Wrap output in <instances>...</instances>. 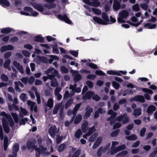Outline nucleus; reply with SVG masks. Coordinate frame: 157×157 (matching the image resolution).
<instances>
[{"label":"nucleus","mask_w":157,"mask_h":157,"mask_svg":"<svg viewBox=\"0 0 157 157\" xmlns=\"http://www.w3.org/2000/svg\"><path fill=\"white\" fill-rule=\"evenodd\" d=\"M35 143V140H32V141H29L27 143V146L28 149H35V150L36 157H39L40 153L44 155H49L50 154V152L46 151L47 148L42 146L39 145V148H37L36 146L34 145Z\"/></svg>","instance_id":"nucleus-1"},{"label":"nucleus","mask_w":157,"mask_h":157,"mask_svg":"<svg viewBox=\"0 0 157 157\" xmlns=\"http://www.w3.org/2000/svg\"><path fill=\"white\" fill-rule=\"evenodd\" d=\"M1 116H3L2 122L3 127L5 131L7 133L9 132V128L8 126V123L11 127L14 125V122L11 116L10 115L7 114L4 112H2L0 113Z\"/></svg>","instance_id":"nucleus-2"},{"label":"nucleus","mask_w":157,"mask_h":157,"mask_svg":"<svg viewBox=\"0 0 157 157\" xmlns=\"http://www.w3.org/2000/svg\"><path fill=\"white\" fill-rule=\"evenodd\" d=\"M101 15L103 19L98 17H93V20L96 22L102 25H106L111 23L109 22L108 16L105 13H102Z\"/></svg>","instance_id":"nucleus-3"},{"label":"nucleus","mask_w":157,"mask_h":157,"mask_svg":"<svg viewBox=\"0 0 157 157\" xmlns=\"http://www.w3.org/2000/svg\"><path fill=\"white\" fill-rule=\"evenodd\" d=\"M129 15L128 11L123 10L120 12L119 14V17L117 19V21L119 23H123L125 22L124 19L126 18Z\"/></svg>","instance_id":"nucleus-4"},{"label":"nucleus","mask_w":157,"mask_h":157,"mask_svg":"<svg viewBox=\"0 0 157 157\" xmlns=\"http://www.w3.org/2000/svg\"><path fill=\"white\" fill-rule=\"evenodd\" d=\"M116 120L119 121H121L122 123L124 124H126L129 121V117L125 113L118 117H117Z\"/></svg>","instance_id":"nucleus-5"},{"label":"nucleus","mask_w":157,"mask_h":157,"mask_svg":"<svg viewBox=\"0 0 157 157\" xmlns=\"http://www.w3.org/2000/svg\"><path fill=\"white\" fill-rule=\"evenodd\" d=\"M64 108L63 105H62V103H59L56 104L54 107L53 110V114H56L58 113V110L60 109V114L62 115L63 113V111Z\"/></svg>","instance_id":"nucleus-6"},{"label":"nucleus","mask_w":157,"mask_h":157,"mask_svg":"<svg viewBox=\"0 0 157 157\" xmlns=\"http://www.w3.org/2000/svg\"><path fill=\"white\" fill-rule=\"evenodd\" d=\"M108 114L111 115L110 118H108V120L110 121V124L111 125H113L115 121L114 118L116 116L117 114L116 112H114L112 109L109 110L108 113Z\"/></svg>","instance_id":"nucleus-7"},{"label":"nucleus","mask_w":157,"mask_h":157,"mask_svg":"<svg viewBox=\"0 0 157 157\" xmlns=\"http://www.w3.org/2000/svg\"><path fill=\"white\" fill-rule=\"evenodd\" d=\"M45 73L46 74H51L52 75H52L54 77L56 76L60 77V76L58 74V71L56 70L54 68L52 67L48 69L45 71Z\"/></svg>","instance_id":"nucleus-8"},{"label":"nucleus","mask_w":157,"mask_h":157,"mask_svg":"<svg viewBox=\"0 0 157 157\" xmlns=\"http://www.w3.org/2000/svg\"><path fill=\"white\" fill-rule=\"evenodd\" d=\"M107 73L109 75H115L121 76L122 74L126 75V71H114L113 70H109L107 71Z\"/></svg>","instance_id":"nucleus-9"},{"label":"nucleus","mask_w":157,"mask_h":157,"mask_svg":"<svg viewBox=\"0 0 157 157\" xmlns=\"http://www.w3.org/2000/svg\"><path fill=\"white\" fill-rule=\"evenodd\" d=\"M130 101L131 102L135 101H136L143 103L145 101V99L143 96L142 95H137L135 96L133 98H130Z\"/></svg>","instance_id":"nucleus-10"},{"label":"nucleus","mask_w":157,"mask_h":157,"mask_svg":"<svg viewBox=\"0 0 157 157\" xmlns=\"http://www.w3.org/2000/svg\"><path fill=\"white\" fill-rule=\"evenodd\" d=\"M58 131L55 126H53L49 128V133L52 137H53L55 136L56 134L58 132Z\"/></svg>","instance_id":"nucleus-11"},{"label":"nucleus","mask_w":157,"mask_h":157,"mask_svg":"<svg viewBox=\"0 0 157 157\" xmlns=\"http://www.w3.org/2000/svg\"><path fill=\"white\" fill-rule=\"evenodd\" d=\"M57 18L61 20L65 21L66 23L71 24V21L67 17L66 15L65 14L62 16L59 14L57 16Z\"/></svg>","instance_id":"nucleus-12"},{"label":"nucleus","mask_w":157,"mask_h":157,"mask_svg":"<svg viewBox=\"0 0 157 157\" xmlns=\"http://www.w3.org/2000/svg\"><path fill=\"white\" fill-rule=\"evenodd\" d=\"M71 72L73 74L75 80V81H78L81 79V76L79 74L78 71L72 70L71 71Z\"/></svg>","instance_id":"nucleus-13"},{"label":"nucleus","mask_w":157,"mask_h":157,"mask_svg":"<svg viewBox=\"0 0 157 157\" xmlns=\"http://www.w3.org/2000/svg\"><path fill=\"white\" fill-rule=\"evenodd\" d=\"M76 87V84H74L73 85H71L70 87V89L72 90V92H71V96H72L74 95V93L75 91L77 93L80 92L81 91V89L80 88L78 87L75 90V88Z\"/></svg>","instance_id":"nucleus-14"},{"label":"nucleus","mask_w":157,"mask_h":157,"mask_svg":"<svg viewBox=\"0 0 157 157\" xmlns=\"http://www.w3.org/2000/svg\"><path fill=\"white\" fill-rule=\"evenodd\" d=\"M24 10L30 12V15L36 17L39 14V13L37 12L33 11L32 9L29 7H25Z\"/></svg>","instance_id":"nucleus-15"},{"label":"nucleus","mask_w":157,"mask_h":157,"mask_svg":"<svg viewBox=\"0 0 157 157\" xmlns=\"http://www.w3.org/2000/svg\"><path fill=\"white\" fill-rule=\"evenodd\" d=\"M13 64L19 71L21 74L24 73V71L23 67L19 63H17L16 61H14L13 62Z\"/></svg>","instance_id":"nucleus-16"},{"label":"nucleus","mask_w":157,"mask_h":157,"mask_svg":"<svg viewBox=\"0 0 157 157\" xmlns=\"http://www.w3.org/2000/svg\"><path fill=\"white\" fill-rule=\"evenodd\" d=\"M102 139V137L100 136L98 137L94 144L92 147L93 148L95 149L97 148L101 143Z\"/></svg>","instance_id":"nucleus-17"},{"label":"nucleus","mask_w":157,"mask_h":157,"mask_svg":"<svg viewBox=\"0 0 157 157\" xmlns=\"http://www.w3.org/2000/svg\"><path fill=\"white\" fill-rule=\"evenodd\" d=\"M13 47L11 45H5L1 47V51L2 52H4L7 51L12 50L13 49Z\"/></svg>","instance_id":"nucleus-18"},{"label":"nucleus","mask_w":157,"mask_h":157,"mask_svg":"<svg viewBox=\"0 0 157 157\" xmlns=\"http://www.w3.org/2000/svg\"><path fill=\"white\" fill-rule=\"evenodd\" d=\"M86 112L84 116V118L86 119L90 116V113L93 112V109L90 106H88L86 109Z\"/></svg>","instance_id":"nucleus-19"},{"label":"nucleus","mask_w":157,"mask_h":157,"mask_svg":"<svg viewBox=\"0 0 157 157\" xmlns=\"http://www.w3.org/2000/svg\"><path fill=\"white\" fill-rule=\"evenodd\" d=\"M27 104L30 106L31 109L33 110L35 112L37 111V106L35 105V103L29 100L27 102Z\"/></svg>","instance_id":"nucleus-20"},{"label":"nucleus","mask_w":157,"mask_h":157,"mask_svg":"<svg viewBox=\"0 0 157 157\" xmlns=\"http://www.w3.org/2000/svg\"><path fill=\"white\" fill-rule=\"evenodd\" d=\"M126 146L125 145H122L115 148L111 152V154L113 155L121 150H123L125 148Z\"/></svg>","instance_id":"nucleus-21"},{"label":"nucleus","mask_w":157,"mask_h":157,"mask_svg":"<svg viewBox=\"0 0 157 157\" xmlns=\"http://www.w3.org/2000/svg\"><path fill=\"white\" fill-rule=\"evenodd\" d=\"M15 90L19 92H21V89L19 87V86H20L21 87H23L24 86L22 83L20 81H18L17 82H15Z\"/></svg>","instance_id":"nucleus-22"},{"label":"nucleus","mask_w":157,"mask_h":157,"mask_svg":"<svg viewBox=\"0 0 157 157\" xmlns=\"http://www.w3.org/2000/svg\"><path fill=\"white\" fill-rule=\"evenodd\" d=\"M32 6L38 11L42 12L43 11L44 9L41 4H37L36 3L32 4Z\"/></svg>","instance_id":"nucleus-23"},{"label":"nucleus","mask_w":157,"mask_h":157,"mask_svg":"<svg viewBox=\"0 0 157 157\" xmlns=\"http://www.w3.org/2000/svg\"><path fill=\"white\" fill-rule=\"evenodd\" d=\"M37 60L36 61V63H39L40 62H43L46 63L47 62V59L46 58L44 57H41L39 56H38L37 57Z\"/></svg>","instance_id":"nucleus-24"},{"label":"nucleus","mask_w":157,"mask_h":157,"mask_svg":"<svg viewBox=\"0 0 157 157\" xmlns=\"http://www.w3.org/2000/svg\"><path fill=\"white\" fill-rule=\"evenodd\" d=\"M120 8V4L117 0H114L113 8L115 10L117 11Z\"/></svg>","instance_id":"nucleus-25"},{"label":"nucleus","mask_w":157,"mask_h":157,"mask_svg":"<svg viewBox=\"0 0 157 157\" xmlns=\"http://www.w3.org/2000/svg\"><path fill=\"white\" fill-rule=\"evenodd\" d=\"M88 123L86 121H85L82 124L81 128L83 132L86 133L87 131Z\"/></svg>","instance_id":"nucleus-26"},{"label":"nucleus","mask_w":157,"mask_h":157,"mask_svg":"<svg viewBox=\"0 0 157 157\" xmlns=\"http://www.w3.org/2000/svg\"><path fill=\"white\" fill-rule=\"evenodd\" d=\"M94 94V93L93 92H88L83 96V98L85 100L90 99L91 97Z\"/></svg>","instance_id":"nucleus-27"},{"label":"nucleus","mask_w":157,"mask_h":157,"mask_svg":"<svg viewBox=\"0 0 157 157\" xmlns=\"http://www.w3.org/2000/svg\"><path fill=\"white\" fill-rule=\"evenodd\" d=\"M51 80V85L52 87H55L58 85V82L56 78L54 77L53 76V78Z\"/></svg>","instance_id":"nucleus-28"},{"label":"nucleus","mask_w":157,"mask_h":157,"mask_svg":"<svg viewBox=\"0 0 157 157\" xmlns=\"http://www.w3.org/2000/svg\"><path fill=\"white\" fill-rule=\"evenodd\" d=\"M0 4L3 7H7L10 6V3L7 0H0Z\"/></svg>","instance_id":"nucleus-29"},{"label":"nucleus","mask_w":157,"mask_h":157,"mask_svg":"<svg viewBox=\"0 0 157 157\" xmlns=\"http://www.w3.org/2000/svg\"><path fill=\"white\" fill-rule=\"evenodd\" d=\"M13 30V29L10 28H6L1 29V32L2 33H8Z\"/></svg>","instance_id":"nucleus-30"},{"label":"nucleus","mask_w":157,"mask_h":157,"mask_svg":"<svg viewBox=\"0 0 157 157\" xmlns=\"http://www.w3.org/2000/svg\"><path fill=\"white\" fill-rule=\"evenodd\" d=\"M46 1L48 2H50V5L49 6L46 5V6L49 9H51L55 7L56 6V5L52 2H54L55 0H46Z\"/></svg>","instance_id":"nucleus-31"},{"label":"nucleus","mask_w":157,"mask_h":157,"mask_svg":"<svg viewBox=\"0 0 157 157\" xmlns=\"http://www.w3.org/2000/svg\"><path fill=\"white\" fill-rule=\"evenodd\" d=\"M144 27L147 29H153L155 28L156 27V25L155 24H151L150 23H147L144 24Z\"/></svg>","instance_id":"nucleus-32"},{"label":"nucleus","mask_w":157,"mask_h":157,"mask_svg":"<svg viewBox=\"0 0 157 157\" xmlns=\"http://www.w3.org/2000/svg\"><path fill=\"white\" fill-rule=\"evenodd\" d=\"M155 107L153 105H150L148 108L147 112L148 114H151L155 110Z\"/></svg>","instance_id":"nucleus-33"},{"label":"nucleus","mask_w":157,"mask_h":157,"mask_svg":"<svg viewBox=\"0 0 157 157\" xmlns=\"http://www.w3.org/2000/svg\"><path fill=\"white\" fill-rule=\"evenodd\" d=\"M141 114V109L140 108H137L134 110L133 115L135 116H140Z\"/></svg>","instance_id":"nucleus-34"},{"label":"nucleus","mask_w":157,"mask_h":157,"mask_svg":"<svg viewBox=\"0 0 157 157\" xmlns=\"http://www.w3.org/2000/svg\"><path fill=\"white\" fill-rule=\"evenodd\" d=\"M34 40L37 42H42L44 41V39L40 36H37L34 37Z\"/></svg>","instance_id":"nucleus-35"},{"label":"nucleus","mask_w":157,"mask_h":157,"mask_svg":"<svg viewBox=\"0 0 157 157\" xmlns=\"http://www.w3.org/2000/svg\"><path fill=\"white\" fill-rule=\"evenodd\" d=\"M119 144L118 142L115 141H113L112 142V146L111 148V151H110V153L111 154V152L115 148V146L118 145Z\"/></svg>","instance_id":"nucleus-36"},{"label":"nucleus","mask_w":157,"mask_h":157,"mask_svg":"<svg viewBox=\"0 0 157 157\" xmlns=\"http://www.w3.org/2000/svg\"><path fill=\"white\" fill-rule=\"evenodd\" d=\"M82 119V116L80 115H78L77 116L75 119L74 123L75 124H78L81 121Z\"/></svg>","instance_id":"nucleus-37"},{"label":"nucleus","mask_w":157,"mask_h":157,"mask_svg":"<svg viewBox=\"0 0 157 157\" xmlns=\"http://www.w3.org/2000/svg\"><path fill=\"white\" fill-rule=\"evenodd\" d=\"M82 134V132L80 129H78L75 133V136L76 138H79Z\"/></svg>","instance_id":"nucleus-38"},{"label":"nucleus","mask_w":157,"mask_h":157,"mask_svg":"<svg viewBox=\"0 0 157 157\" xmlns=\"http://www.w3.org/2000/svg\"><path fill=\"white\" fill-rule=\"evenodd\" d=\"M53 105V101L52 98H49L48 100L47 106L50 108H52Z\"/></svg>","instance_id":"nucleus-39"},{"label":"nucleus","mask_w":157,"mask_h":157,"mask_svg":"<svg viewBox=\"0 0 157 157\" xmlns=\"http://www.w3.org/2000/svg\"><path fill=\"white\" fill-rule=\"evenodd\" d=\"M48 56L50 58L49 60V62L50 63H51L54 60H58L59 59L57 56H55L50 55Z\"/></svg>","instance_id":"nucleus-40"},{"label":"nucleus","mask_w":157,"mask_h":157,"mask_svg":"<svg viewBox=\"0 0 157 157\" xmlns=\"http://www.w3.org/2000/svg\"><path fill=\"white\" fill-rule=\"evenodd\" d=\"M8 142L7 138L6 137H5L4 141V148L5 151H6L7 149Z\"/></svg>","instance_id":"nucleus-41"},{"label":"nucleus","mask_w":157,"mask_h":157,"mask_svg":"<svg viewBox=\"0 0 157 157\" xmlns=\"http://www.w3.org/2000/svg\"><path fill=\"white\" fill-rule=\"evenodd\" d=\"M96 131V129L94 126H93L91 127L90 128L88 129V131L87 133V134L88 135H91L94 132Z\"/></svg>","instance_id":"nucleus-42"},{"label":"nucleus","mask_w":157,"mask_h":157,"mask_svg":"<svg viewBox=\"0 0 157 157\" xmlns=\"http://www.w3.org/2000/svg\"><path fill=\"white\" fill-rule=\"evenodd\" d=\"M98 136V134L97 133H94L89 138V140L90 142L94 141Z\"/></svg>","instance_id":"nucleus-43"},{"label":"nucleus","mask_w":157,"mask_h":157,"mask_svg":"<svg viewBox=\"0 0 157 157\" xmlns=\"http://www.w3.org/2000/svg\"><path fill=\"white\" fill-rule=\"evenodd\" d=\"M11 114L15 122L16 123H17L18 122V118L17 115L16 113H11Z\"/></svg>","instance_id":"nucleus-44"},{"label":"nucleus","mask_w":157,"mask_h":157,"mask_svg":"<svg viewBox=\"0 0 157 157\" xmlns=\"http://www.w3.org/2000/svg\"><path fill=\"white\" fill-rule=\"evenodd\" d=\"M92 10L95 13V14L97 15H100L101 13V11L98 9L92 8Z\"/></svg>","instance_id":"nucleus-45"},{"label":"nucleus","mask_w":157,"mask_h":157,"mask_svg":"<svg viewBox=\"0 0 157 157\" xmlns=\"http://www.w3.org/2000/svg\"><path fill=\"white\" fill-rule=\"evenodd\" d=\"M126 139L129 140H135L137 139V137L135 135H132L129 136H126Z\"/></svg>","instance_id":"nucleus-46"},{"label":"nucleus","mask_w":157,"mask_h":157,"mask_svg":"<svg viewBox=\"0 0 157 157\" xmlns=\"http://www.w3.org/2000/svg\"><path fill=\"white\" fill-rule=\"evenodd\" d=\"M21 99L23 101H25L27 100V97L25 94L23 93L21 94L20 96Z\"/></svg>","instance_id":"nucleus-47"},{"label":"nucleus","mask_w":157,"mask_h":157,"mask_svg":"<svg viewBox=\"0 0 157 157\" xmlns=\"http://www.w3.org/2000/svg\"><path fill=\"white\" fill-rule=\"evenodd\" d=\"M1 78L2 80L4 81H7L8 80V78L7 76L5 74H2L1 76Z\"/></svg>","instance_id":"nucleus-48"},{"label":"nucleus","mask_w":157,"mask_h":157,"mask_svg":"<svg viewBox=\"0 0 157 157\" xmlns=\"http://www.w3.org/2000/svg\"><path fill=\"white\" fill-rule=\"evenodd\" d=\"M17 99L16 97L14 98L13 99V106L15 108V109L16 110H18L19 109L18 107L15 105V104H17Z\"/></svg>","instance_id":"nucleus-49"},{"label":"nucleus","mask_w":157,"mask_h":157,"mask_svg":"<svg viewBox=\"0 0 157 157\" xmlns=\"http://www.w3.org/2000/svg\"><path fill=\"white\" fill-rule=\"evenodd\" d=\"M61 72L63 73H66L68 72V69L65 67L62 66L60 67Z\"/></svg>","instance_id":"nucleus-50"},{"label":"nucleus","mask_w":157,"mask_h":157,"mask_svg":"<svg viewBox=\"0 0 157 157\" xmlns=\"http://www.w3.org/2000/svg\"><path fill=\"white\" fill-rule=\"evenodd\" d=\"M21 113L24 116H26L28 114L27 111L25 109L21 107L20 108Z\"/></svg>","instance_id":"nucleus-51"},{"label":"nucleus","mask_w":157,"mask_h":157,"mask_svg":"<svg viewBox=\"0 0 157 157\" xmlns=\"http://www.w3.org/2000/svg\"><path fill=\"white\" fill-rule=\"evenodd\" d=\"M113 0H110L108 3V6H105V10L106 11H107L109 10L110 6H111Z\"/></svg>","instance_id":"nucleus-52"},{"label":"nucleus","mask_w":157,"mask_h":157,"mask_svg":"<svg viewBox=\"0 0 157 157\" xmlns=\"http://www.w3.org/2000/svg\"><path fill=\"white\" fill-rule=\"evenodd\" d=\"M53 78V76L48 75L47 76H44L43 77V81L44 82H46L48 79L51 80Z\"/></svg>","instance_id":"nucleus-53"},{"label":"nucleus","mask_w":157,"mask_h":157,"mask_svg":"<svg viewBox=\"0 0 157 157\" xmlns=\"http://www.w3.org/2000/svg\"><path fill=\"white\" fill-rule=\"evenodd\" d=\"M19 147L17 144H14L13 148V152H16L17 153V152L19 150Z\"/></svg>","instance_id":"nucleus-54"},{"label":"nucleus","mask_w":157,"mask_h":157,"mask_svg":"<svg viewBox=\"0 0 157 157\" xmlns=\"http://www.w3.org/2000/svg\"><path fill=\"white\" fill-rule=\"evenodd\" d=\"M28 121V118L25 117L21 119L20 121V125H24L25 123L26 122Z\"/></svg>","instance_id":"nucleus-55"},{"label":"nucleus","mask_w":157,"mask_h":157,"mask_svg":"<svg viewBox=\"0 0 157 157\" xmlns=\"http://www.w3.org/2000/svg\"><path fill=\"white\" fill-rule=\"evenodd\" d=\"M119 132V129L113 131L111 134V136L112 137H114L118 135Z\"/></svg>","instance_id":"nucleus-56"},{"label":"nucleus","mask_w":157,"mask_h":157,"mask_svg":"<svg viewBox=\"0 0 157 157\" xmlns=\"http://www.w3.org/2000/svg\"><path fill=\"white\" fill-rule=\"evenodd\" d=\"M104 150L103 149V147H100L97 151V154L98 155V156H101L102 153L104 152L103 151Z\"/></svg>","instance_id":"nucleus-57"},{"label":"nucleus","mask_w":157,"mask_h":157,"mask_svg":"<svg viewBox=\"0 0 157 157\" xmlns=\"http://www.w3.org/2000/svg\"><path fill=\"white\" fill-rule=\"evenodd\" d=\"M72 100L70 99L66 103L65 105V108L66 109H67L71 105L72 103Z\"/></svg>","instance_id":"nucleus-58"},{"label":"nucleus","mask_w":157,"mask_h":157,"mask_svg":"<svg viewBox=\"0 0 157 157\" xmlns=\"http://www.w3.org/2000/svg\"><path fill=\"white\" fill-rule=\"evenodd\" d=\"M112 85L116 89H118L120 86L119 84L115 81L112 82Z\"/></svg>","instance_id":"nucleus-59"},{"label":"nucleus","mask_w":157,"mask_h":157,"mask_svg":"<svg viewBox=\"0 0 157 157\" xmlns=\"http://www.w3.org/2000/svg\"><path fill=\"white\" fill-rule=\"evenodd\" d=\"M52 50L54 53L56 54H58L59 53V52L57 48V45L53 46V47Z\"/></svg>","instance_id":"nucleus-60"},{"label":"nucleus","mask_w":157,"mask_h":157,"mask_svg":"<svg viewBox=\"0 0 157 157\" xmlns=\"http://www.w3.org/2000/svg\"><path fill=\"white\" fill-rule=\"evenodd\" d=\"M10 63V60L9 59L6 60L4 63V66L5 68L6 67H8V66H9Z\"/></svg>","instance_id":"nucleus-61"},{"label":"nucleus","mask_w":157,"mask_h":157,"mask_svg":"<svg viewBox=\"0 0 157 157\" xmlns=\"http://www.w3.org/2000/svg\"><path fill=\"white\" fill-rule=\"evenodd\" d=\"M140 7L138 4H136L132 7V9L135 11H137L139 10Z\"/></svg>","instance_id":"nucleus-62"},{"label":"nucleus","mask_w":157,"mask_h":157,"mask_svg":"<svg viewBox=\"0 0 157 157\" xmlns=\"http://www.w3.org/2000/svg\"><path fill=\"white\" fill-rule=\"evenodd\" d=\"M92 99L96 101H98L99 100L100 98L99 96L95 94H94L92 96Z\"/></svg>","instance_id":"nucleus-63"},{"label":"nucleus","mask_w":157,"mask_h":157,"mask_svg":"<svg viewBox=\"0 0 157 157\" xmlns=\"http://www.w3.org/2000/svg\"><path fill=\"white\" fill-rule=\"evenodd\" d=\"M80 153V150H78L73 154L72 157H78Z\"/></svg>","instance_id":"nucleus-64"}]
</instances>
